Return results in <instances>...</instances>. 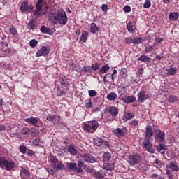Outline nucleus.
<instances>
[{
	"instance_id": "f257e3e1",
	"label": "nucleus",
	"mask_w": 179,
	"mask_h": 179,
	"mask_svg": "<svg viewBox=\"0 0 179 179\" xmlns=\"http://www.w3.org/2000/svg\"><path fill=\"white\" fill-rule=\"evenodd\" d=\"M49 20L52 23H57L60 26H66L68 23V15L64 10H60L57 13H52L49 15Z\"/></svg>"
},
{
	"instance_id": "f03ea898",
	"label": "nucleus",
	"mask_w": 179,
	"mask_h": 179,
	"mask_svg": "<svg viewBox=\"0 0 179 179\" xmlns=\"http://www.w3.org/2000/svg\"><path fill=\"white\" fill-rule=\"evenodd\" d=\"M15 166V162L9 161L5 157H0V167L1 169H6L7 171H12Z\"/></svg>"
},
{
	"instance_id": "7ed1b4c3",
	"label": "nucleus",
	"mask_w": 179,
	"mask_h": 179,
	"mask_svg": "<svg viewBox=\"0 0 179 179\" xmlns=\"http://www.w3.org/2000/svg\"><path fill=\"white\" fill-rule=\"evenodd\" d=\"M97 128H99V122L96 120L90 121L87 124H84L83 127V129L84 131L90 132V134H94V132H96Z\"/></svg>"
},
{
	"instance_id": "20e7f679",
	"label": "nucleus",
	"mask_w": 179,
	"mask_h": 179,
	"mask_svg": "<svg viewBox=\"0 0 179 179\" xmlns=\"http://www.w3.org/2000/svg\"><path fill=\"white\" fill-rule=\"evenodd\" d=\"M49 159L50 162L52 163L53 169L55 170V171H62L65 169V165H64L62 162L58 160L55 156H50Z\"/></svg>"
},
{
	"instance_id": "39448f33",
	"label": "nucleus",
	"mask_w": 179,
	"mask_h": 179,
	"mask_svg": "<svg viewBox=\"0 0 179 179\" xmlns=\"http://www.w3.org/2000/svg\"><path fill=\"white\" fill-rule=\"evenodd\" d=\"M142 161V156L138 153H133L129 156L127 163L129 166H136Z\"/></svg>"
},
{
	"instance_id": "423d86ee",
	"label": "nucleus",
	"mask_w": 179,
	"mask_h": 179,
	"mask_svg": "<svg viewBox=\"0 0 179 179\" xmlns=\"http://www.w3.org/2000/svg\"><path fill=\"white\" fill-rule=\"evenodd\" d=\"M156 134L154 136L155 142H159V143H163L164 142V138L166 137V134L164 131L157 129L155 131Z\"/></svg>"
},
{
	"instance_id": "0eeeda50",
	"label": "nucleus",
	"mask_w": 179,
	"mask_h": 179,
	"mask_svg": "<svg viewBox=\"0 0 179 179\" xmlns=\"http://www.w3.org/2000/svg\"><path fill=\"white\" fill-rule=\"evenodd\" d=\"M143 148L148 152L149 153L153 154L155 153V150L153 149V145L150 140L149 139H144L143 143Z\"/></svg>"
},
{
	"instance_id": "6e6552de",
	"label": "nucleus",
	"mask_w": 179,
	"mask_h": 179,
	"mask_svg": "<svg viewBox=\"0 0 179 179\" xmlns=\"http://www.w3.org/2000/svg\"><path fill=\"white\" fill-rule=\"evenodd\" d=\"M25 122L31 124L33 127H40V124H41V120L38 117H34L33 116L28 117L24 120Z\"/></svg>"
},
{
	"instance_id": "1a4fd4ad",
	"label": "nucleus",
	"mask_w": 179,
	"mask_h": 179,
	"mask_svg": "<svg viewBox=\"0 0 179 179\" xmlns=\"http://www.w3.org/2000/svg\"><path fill=\"white\" fill-rule=\"evenodd\" d=\"M33 9H34V6L31 4L29 5L27 1H24L21 3L20 10L22 12H27V13H30Z\"/></svg>"
},
{
	"instance_id": "9d476101",
	"label": "nucleus",
	"mask_w": 179,
	"mask_h": 179,
	"mask_svg": "<svg viewBox=\"0 0 179 179\" xmlns=\"http://www.w3.org/2000/svg\"><path fill=\"white\" fill-rule=\"evenodd\" d=\"M139 103H143L145 100L149 99L150 94H146V91L141 90L137 95Z\"/></svg>"
},
{
	"instance_id": "9b49d317",
	"label": "nucleus",
	"mask_w": 179,
	"mask_h": 179,
	"mask_svg": "<svg viewBox=\"0 0 179 179\" xmlns=\"http://www.w3.org/2000/svg\"><path fill=\"white\" fill-rule=\"evenodd\" d=\"M50 53V48L43 46L36 54V57H47V55Z\"/></svg>"
},
{
	"instance_id": "f8f14e48",
	"label": "nucleus",
	"mask_w": 179,
	"mask_h": 179,
	"mask_svg": "<svg viewBox=\"0 0 179 179\" xmlns=\"http://www.w3.org/2000/svg\"><path fill=\"white\" fill-rule=\"evenodd\" d=\"M144 132H145L144 139H148V140L152 139V136H153V135H154V132L152 129V126H150V125L147 126L145 127V130Z\"/></svg>"
},
{
	"instance_id": "ddd939ff",
	"label": "nucleus",
	"mask_w": 179,
	"mask_h": 179,
	"mask_svg": "<svg viewBox=\"0 0 179 179\" xmlns=\"http://www.w3.org/2000/svg\"><path fill=\"white\" fill-rule=\"evenodd\" d=\"M106 111L111 115V117H113L114 118H116V117L118 115V108L117 107L111 106L107 108Z\"/></svg>"
},
{
	"instance_id": "4468645a",
	"label": "nucleus",
	"mask_w": 179,
	"mask_h": 179,
	"mask_svg": "<svg viewBox=\"0 0 179 179\" xmlns=\"http://www.w3.org/2000/svg\"><path fill=\"white\" fill-rule=\"evenodd\" d=\"M83 159L87 163H96V158L92 154L85 153L83 155Z\"/></svg>"
},
{
	"instance_id": "2eb2a0df",
	"label": "nucleus",
	"mask_w": 179,
	"mask_h": 179,
	"mask_svg": "<svg viewBox=\"0 0 179 179\" xmlns=\"http://www.w3.org/2000/svg\"><path fill=\"white\" fill-rule=\"evenodd\" d=\"M122 101H123V103H125V104H131L136 101V97H135L134 95H131L128 96L126 99L122 98Z\"/></svg>"
},
{
	"instance_id": "dca6fc26",
	"label": "nucleus",
	"mask_w": 179,
	"mask_h": 179,
	"mask_svg": "<svg viewBox=\"0 0 179 179\" xmlns=\"http://www.w3.org/2000/svg\"><path fill=\"white\" fill-rule=\"evenodd\" d=\"M107 176V172L100 170L99 171L94 172V176L96 179H104V177Z\"/></svg>"
},
{
	"instance_id": "f3484780",
	"label": "nucleus",
	"mask_w": 179,
	"mask_h": 179,
	"mask_svg": "<svg viewBox=\"0 0 179 179\" xmlns=\"http://www.w3.org/2000/svg\"><path fill=\"white\" fill-rule=\"evenodd\" d=\"M59 80L62 86L64 87H67V86H69V79L66 77L62 76L59 78Z\"/></svg>"
},
{
	"instance_id": "a211bd4d",
	"label": "nucleus",
	"mask_w": 179,
	"mask_h": 179,
	"mask_svg": "<svg viewBox=\"0 0 179 179\" xmlns=\"http://www.w3.org/2000/svg\"><path fill=\"white\" fill-rule=\"evenodd\" d=\"M0 44L1 45L2 51H4V52H6L7 54H10V49L8 46V45H9V44H8V43L1 41L0 43Z\"/></svg>"
},
{
	"instance_id": "6ab92c4d",
	"label": "nucleus",
	"mask_w": 179,
	"mask_h": 179,
	"mask_svg": "<svg viewBox=\"0 0 179 179\" xmlns=\"http://www.w3.org/2000/svg\"><path fill=\"white\" fill-rule=\"evenodd\" d=\"M166 169H169V170H171L172 171H178V165L177 164V162H172L169 164Z\"/></svg>"
},
{
	"instance_id": "aec40b11",
	"label": "nucleus",
	"mask_w": 179,
	"mask_h": 179,
	"mask_svg": "<svg viewBox=\"0 0 179 179\" xmlns=\"http://www.w3.org/2000/svg\"><path fill=\"white\" fill-rule=\"evenodd\" d=\"M114 166H115L114 163H104L103 168V170H106V171H111L112 170H114Z\"/></svg>"
},
{
	"instance_id": "412c9836",
	"label": "nucleus",
	"mask_w": 179,
	"mask_h": 179,
	"mask_svg": "<svg viewBox=\"0 0 179 179\" xmlns=\"http://www.w3.org/2000/svg\"><path fill=\"white\" fill-rule=\"evenodd\" d=\"M166 75L174 76L176 73H177V68L176 67H169V69H166Z\"/></svg>"
},
{
	"instance_id": "4be33fe9",
	"label": "nucleus",
	"mask_w": 179,
	"mask_h": 179,
	"mask_svg": "<svg viewBox=\"0 0 179 179\" xmlns=\"http://www.w3.org/2000/svg\"><path fill=\"white\" fill-rule=\"evenodd\" d=\"M117 93L120 97H121V96H122L127 93V90H126L125 85H124V84H121L120 85L118 86Z\"/></svg>"
},
{
	"instance_id": "5701e85b",
	"label": "nucleus",
	"mask_w": 179,
	"mask_h": 179,
	"mask_svg": "<svg viewBox=\"0 0 179 179\" xmlns=\"http://www.w3.org/2000/svg\"><path fill=\"white\" fill-rule=\"evenodd\" d=\"M179 17V14L177 12L170 13L169 15V19L171 22H176Z\"/></svg>"
},
{
	"instance_id": "b1692460",
	"label": "nucleus",
	"mask_w": 179,
	"mask_h": 179,
	"mask_svg": "<svg viewBox=\"0 0 179 179\" xmlns=\"http://www.w3.org/2000/svg\"><path fill=\"white\" fill-rule=\"evenodd\" d=\"M108 71H110V66L108 64H106L103 65L101 69H99L98 74L100 75V73H107Z\"/></svg>"
},
{
	"instance_id": "393cba45",
	"label": "nucleus",
	"mask_w": 179,
	"mask_h": 179,
	"mask_svg": "<svg viewBox=\"0 0 179 179\" xmlns=\"http://www.w3.org/2000/svg\"><path fill=\"white\" fill-rule=\"evenodd\" d=\"M88 36H89V32H87V31H83L80 38V41L81 43H86V41H87Z\"/></svg>"
},
{
	"instance_id": "a878e982",
	"label": "nucleus",
	"mask_w": 179,
	"mask_h": 179,
	"mask_svg": "<svg viewBox=\"0 0 179 179\" xmlns=\"http://www.w3.org/2000/svg\"><path fill=\"white\" fill-rule=\"evenodd\" d=\"M117 97H118L117 93L110 92L109 94L107 95L106 99H108L109 101H115V100H117Z\"/></svg>"
},
{
	"instance_id": "bb28decb",
	"label": "nucleus",
	"mask_w": 179,
	"mask_h": 179,
	"mask_svg": "<svg viewBox=\"0 0 179 179\" xmlns=\"http://www.w3.org/2000/svg\"><path fill=\"white\" fill-rule=\"evenodd\" d=\"M44 5H47V3H45L44 0H38L36 9H38V10H43V7Z\"/></svg>"
},
{
	"instance_id": "cd10ccee",
	"label": "nucleus",
	"mask_w": 179,
	"mask_h": 179,
	"mask_svg": "<svg viewBox=\"0 0 179 179\" xmlns=\"http://www.w3.org/2000/svg\"><path fill=\"white\" fill-rule=\"evenodd\" d=\"M122 79H128V71L125 68H122L120 72Z\"/></svg>"
},
{
	"instance_id": "c85d7f7f",
	"label": "nucleus",
	"mask_w": 179,
	"mask_h": 179,
	"mask_svg": "<svg viewBox=\"0 0 179 179\" xmlns=\"http://www.w3.org/2000/svg\"><path fill=\"white\" fill-rule=\"evenodd\" d=\"M138 61H141V62H150V61H152V58L145 55H142L138 58Z\"/></svg>"
},
{
	"instance_id": "c756f323",
	"label": "nucleus",
	"mask_w": 179,
	"mask_h": 179,
	"mask_svg": "<svg viewBox=\"0 0 179 179\" xmlns=\"http://www.w3.org/2000/svg\"><path fill=\"white\" fill-rule=\"evenodd\" d=\"M115 135L117 136V138H121L122 136H125V132H124V131L120 128H117L115 130Z\"/></svg>"
},
{
	"instance_id": "7c9ffc66",
	"label": "nucleus",
	"mask_w": 179,
	"mask_h": 179,
	"mask_svg": "<svg viewBox=\"0 0 179 179\" xmlns=\"http://www.w3.org/2000/svg\"><path fill=\"white\" fill-rule=\"evenodd\" d=\"M41 33H44L45 34H52V31L50 28L46 27L45 26L43 25L41 27Z\"/></svg>"
},
{
	"instance_id": "2f4dec72",
	"label": "nucleus",
	"mask_w": 179,
	"mask_h": 179,
	"mask_svg": "<svg viewBox=\"0 0 179 179\" xmlns=\"http://www.w3.org/2000/svg\"><path fill=\"white\" fill-rule=\"evenodd\" d=\"M103 139L101 138H95L93 139V143L96 146H103Z\"/></svg>"
},
{
	"instance_id": "473e14b6",
	"label": "nucleus",
	"mask_w": 179,
	"mask_h": 179,
	"mask_svg": "<svg viewBox=\"0 0 179 179\" xmlns=\"http://www.w3.org/2000/svg\"><path fill=\"white\" fill-rule=\"evenodd\" d=\"M134 117H135V115L134 113H124L123 120L124 121H129V120H132Z\"/></svg>"
},
{
	"instance_id": "72a5a7b5",
	"label": "nucleus",
	"mask_w": 179,
	"mask_h": 179,
	"mask_svg": "<svg viewBox=\"0 0 179 179\" xmlns=\"http://www.w3.org/2000/svg\"><path fill=\"white\" fill-rule=\"evenodd\" d=\"M90 31L91 33H93V34L97 33V31H99V27H97V25H96V23L92 22L90 24Z\"/></svg>"
},
{
	"instance_id": "f704fd0d",
	"label": "nucleus",
	"mask_w": 179,
	"mask_h": 179,
	"mask_svg": "<svg viewBox=\"0 0 179 179\" xmlns=\"http://www.w3.org/2000/svg\"><path fill=\"white\" fill-rule=\"evenodd\" d=\"M68 152L69 153L71 154L73 156H75V155H77L78 150L73 145H70L68 148Z\"/></svg>"
},
{
	"instance_id": "c9c22d12",
	"label": "nucleus",
	"mask_w": 179,
	"mask_h": 179,
	"mask_svg": "<svg viewBox=\"0 0 179 179\" xmlns=\"http://www.w3.org/2000/svg\"><path fill=\"white\" fill-rule=\"evenodd\" d=\"M127 29L129 31V33H135V29L134 28V25L132 24V22L130 21L127 24Z\"/></svg>"
},
{
	"instance_id": "e433bc0d",
	"label": "nucleus",
	"mask_w": 179,
	"mask_h": 179,
	"mask_svg": "<svg viewBox=\"0 0 179 179\" xmlns=\"http://www.w3.org/2000/svg\"><path fill=\"white\" fill-rule=\"evenodd\" d=\"M110 159H111V154H110V152H105L103 155V163H106V162H110Z\"/></svg>"
},
{
	"instance_id": "4c0bfd02",
	"label": "nucleus",
	"mask_w": 179,
	"mask_h": 179,
	"mask_svg": "<svg viewBox=\"0 0 179 179\" xmlns=\"http://www.w3.org/2000/svg\"><path fill=\"white\" fill-rule=\"evenodd\" d=\"M85 108L89 110L93 108V103H92V99H89L85 101Z\"/></svg>"
},
{
	"instance_id": "58836bf2",
	"label": "nucleus",
	"mask_w": 179,
	"mask_h": 179,
	"mask_svg": "<svg viewBox=\"0 0 179 179\" xmlns=\"http://www.w3.org/2000/svg\"><path fill=\"white\" fill-rule=\"evenodd\" d=\"M8 31L10 34H12V36H16L17 34V29L13 26H11L8 28Z\"/></svg>"
},
{
	"instance_id": "ea45409f",
	"label": "nucleus",
	"mask_w": 179,
	"mask_h": 179,
	"mask_svg": "<svg viewBox=\"0 0 179 179\" xmlns=\"http://www.w3.org/2000/svg\"><path fill=\"white\" fill-rule=\"evenodd\" d=\"M92 71H94V72H97V71H100V64L94 63L92 64Z\"/></svg>"
},
{
	"instance_id": "a19ab883",
	"label": "nucleus",
	"mask_w": 179,
	"mask_h": 179,
	"mask_svg": "<svg viewBox=\"0 0 179 179\" xmlns=\"http://www.w3.org/2000/svg\"><path fill=\"white\" fill-rule=\"evenodd\" d=\"M143 43V38L142 37H136L133 39V44H141Z\"/></svg>"
},
{
	"instance_id": "79ce46f5",
	"label": "nucleus",
	"mask_w": 179,
	"mask_h": 179,
	"mask_svg": "<svg viewBox=\"0 0 179 179\" xmlns=\"http://www.w3.org/2000/svg\"><path fill=\"white\" fill-rule=\"evenodd\" d=\"M66 166L69 170H76V164L72 162H67Z\"/></svg>"
},
{
	"instance_id": "37998d69",
	"label": "nucleus",
	"mask_w": 179,
	"mask_h": 179,
	"mask_svg": "<svg viewBox=\"0 0 179 179\" xmlns=\"http://www.w3.org/2000/svg\"><path fill=\"white\" fill-rule=\"evenodd\" d=\"M20 174L21 176H26L27 177H29L30 175V172H29V170L26 169L25 168L21 167Z\"/></svg>"
},
{
	"instance_id": "c03bdc74",
	"label": "nucleus",
	"mask_w": 179,
	"mask_h": 179,
	"mask_svg": "<svg viewBox=\"0 0 179 179\" xmlns=\"http://www.w3.org/2000/svg\"><path fill=\"white\" fill-rule=\"evenodd\" d=\"M36 24H34V21L31 20L28 22V24H27V29H29V30H31L33 29H34Z\"/></svg>"
},
{
	"instance_id": "a18cd8bd",
	"label": "nucleus",
	"mask_w": 179,
	"mask_h": 179,
	"mask_svg": "<svg viewBox=\"0 0 179 179\" xmlns=\"http://www.w3.org/2000/svg\"><path fill=\"white\" fill-rule=\"evenodd\" d=\"M168 101H169V103H176V101H178V99L177 96L171 95L169 97Z\"/></svg>"
},
{
	"instance_id": "49530a36",
	"label": "nucleus",
	"mask_w": 179,
	"mask_h": 179,
	"mask_svg": "<svg viewBox=\"0 0 179 179\" xmlns=\"http://www.w3.org/2000/svg\"><path fill=\"white\" fill-rule=\"evenodd\" d=\"M138 122L136 119H134L129 122V125H131V127H134V128H138Z\"/></svg>"
},
{
	"instance_id": "de8ad7c7",
	"label": "nucleus",
	"mask_w": 179,
	"mask_h": 179,
	"mask_svg": "<svg viewBox=\"0 0 179 179\" xmlns=\"http://www.w3.org/2000/svg\"><path fill=\"white\" fill-rule=\"evenodd\" d=\"M83 72H84L85 73H92V66H84L83 68Z\"/></svg>"
},
{
	"instance_id": "09e8293b",
	"label": "nucleus",
	"mask_w": 179,
	"mask_h": 179,
	"mask_svg": "<svg viewBox=\"0 0 179 179\" xmlns=\"http://www.w3.org/2000/svg\"><path fill=\"white\" fill-rule=\"evenodd\" d=\"M57 96H59L64 95V94L65 93L64 92V89L61 87H57Z\"/></svg>"
},
{
	"instance_id": "8fccbe9b",
	"label": "nucleus",
	"mask_w": 179,
	"mask_h": 179,
	"mask_svg": "<svg viewBox=\"0 0 179 179\" xmlns=\"http://www.w3.org/2000/svg\"><path fill=\"white\" fill-rule=\"evenodd\" d=\"M30 47L34 48L38 44V42L36 39H32L29 42Z\"/></svg>"
},
{
	"instance_id": "3c124183",
	"label": "nucleus",
	"mask_w": 179,
	"mask_h": 179,
	"mask_svg": "<svg viewBox=\"0 0 179 179\" xmlns=\"http://www.w3.org/2000/svg\"><path fill=\"white\" fill-rule=\"evenodd\" d=\"M150 6H152V3L150 1V0H145L143 4V8H145V9H149Z\"/></svg>"
},
{
	"instance_id": "603ef678",
	"label": "nucleus",
	"mask_w": 179,
	"mask_h": 179,
	"mask_svg": "<svg viewBox=\"0 0 179 179\" xmlns=\"http://www.w3.org/2000/svg\"><path fill=\"white\" fill-rule=\"evenodd\" d=\"M88 94L90 97H94L97 96V92L94 90H90L88 91Z\"/></svg>"
},
{
	"instance_id": "864d4df0",
	"label": "nucleus",
	"mask_w": 179,
	"mask_h": 179,
	"mask_svg": "<svg viewBox=\"0 0 179 179\" xmlns=\"http://www.w3.org/2000/svg\"><path fill=\"white\" fill-rule=\"evenodd\" d=\"M40 143H43V141H41L39 138H35V139L33 141V144H34L35 146H40Z\"/></svg>"
},
{
	"instance_id": "5fc2aeb1",
	"label": "nucleus",
	"mask_w": 179,
	"mask_h": 179,
	"mask_svg": "<svg viewBox=\"0 0 179 179\" xmlns=\"http://www.w3.org/2000/svg\"><path fill=\"white\" fill-rule=\"evenodd\" d=\"M124 41L126 43V44H134V39H132L131 37L125 38Z\"/></svg>"
},
{
	"instance_id": "6e6d98bb",
	"label": "nucleus",
	"mask_w": 179,
	"mask_h": 179,
	"mask_svg": "<svg viewBox=\"0 0 179 179\" xmlns=\"http://www.w3.org/2000/svg\"><path fill=\"white\" fill-rule=\"evenodd\" d=\"M41 10H38V9H36L34 10V16H36V17H40V16H41Z\"/></svg>"
},
{
	"instance_id": "4d7b16f0",
	"label": "nucleus",
	"mask_w": 179,
	"mask_h": 179,
	"mask_svg": "<svg viewBox=\"0 0 179 179\" xmlns=\"http://www.w3.org/2000/svg\"><path fill=\"white\" fill-rule=\"evenodd\" d=\"M30 134V129L25 127L22 130V135H29Z\"/></svg>"
},
{
	"instance_id": "13d9d810",
	"label": "nucleus",
	"mask_w": 179,
	"mask_h": 179,
	"mask_svg": "<svg viewBox=\"0 0 179 179\" xmlns=\"http://www.w3.org/2000/svg\"><path fill=\"white\" fill-rule=\"evenodd\" d=\"M166 149V145L164 144L160 143L157 147L158 152H162V150H164Z\"/></svg>"
},
{
	"instance_id": "bf43d9fd",
	"label": "nucleus",
	"mask_w": 179,
	"mask_h": 179,
	"mask_svg": "<svg viewBox=\"0 0 179 179\" xmlns=\"http://www.w3.org/2000/svg\"><path fill=\"white\" fill-rule=\"evenodd\" d=\"M47 121L50 122H54V115L49 114L46 118Z\"/></svg>"
},
{
	"instance_id": "052dcab7",
	"label": "nucleus",
	"mask_w": 179,
	"mask_h": 179,
	"mask_svg": "<svg viewBox=\"0 0 179 179\" xmlns=\"http://www.w3.org/2000/svg\"><path fill=\"white\" fill-rule=\"evenodd\" d=\"M131 6H125L123 8L124 12H125L126 13H129V12H131Z\"/></svg>"
},
{
	"instance_id": "680f3d73",
	"label": "nucleus",
	"mask_w": 179,
	"mask_h": 179,
	"mask_svg": "<svg viewBox=\"0 0 179 179\" xmlns=\"http://www.w3.org/2000/svg\"><path fill=\"white\" fill-rule=\"evenodd\" d=\"M27 150V148L24 145H20V151L21 153H26V151Z\"/></svg>"
},
{
	"instance_id": "e2e57ef3",
	"label": "nucleus",
	"mask_w": 179,
	"mask_h": 179,
	"mask_svg": "<svg viewBox=\"0 0 179 179\" xmlns=\"http://www.w3.org/2000/svg\"><path fill=\"white\" fill-rule=\"evenodd\" d=\"M163 58H164V55H163V52H162V53L156 56L155 59H157V61H161L162 59Z\"/></svg>"
},
{
	"instance_id": "0e129e2a",
	"label": "nucleus",
	"mask_w": 179,
	"mask_h": 179,
	"mask_svg": "<svg viewBox=\"0 0 179 179\" xmlns=\"http://www.w3.org/2000/svg\"><path fill=\"white\" fill-rule=\"evenodd\" d=\"M153 49H154L153 46L149 45L145 48V51L146 52H150L151 51H153Z\"/></svg>"
},
{
	"instance_id": "69168bd1",
	"label": "nucleus",
	"mask_w": 179,
	"mask_h": 179,
	"mask_svg": "<svg viewBox=\"0 0 179 179\" xmlns=\"http://www.w3.org/2000/svg\"><path fill=\"white\" fill-rule=\"evenodd\" d=\"M54 121H55L56 122H59L61 121V116L54 115Z\"/></svg>"
},
{
	"instance_id": "338daca9",
	"label": "nucleus",
	"mask_w": 179,
	"mask_h": 179,
	"mask_svg": "<svg viewBox=\"0 0 179 179\" xmlns=\"http://www.w3.org/2000/svg\"><path fill=\"white\" fill-rule=\"evenodd\" d=\"M101 9L102 10H103V12H107L108 6H107V4H103L101 6Z\"/></svg>"
},
{
	"instance_id": "774afa93",
	"label": "nucleus",
	"mask_w": 179,
	"mask_h": 179,
	"mask_svg": "<svg viewBox=\"0 0 179 179\" xmlns=\"http://www.w3.org/2000/svg\"><path fill=\"white\" fill-rule=\"evenodd\" d=\"M103 145L105 146V148H110V143L104 140H103Z\"/></svg>"
}]
</instances>
